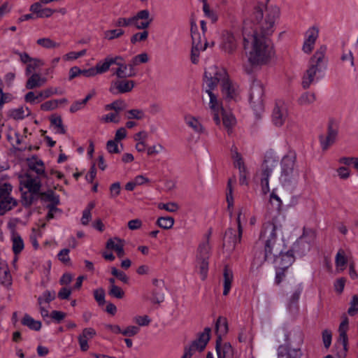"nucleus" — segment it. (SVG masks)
I'll return each mask as SVG.
<instances>
[{
  "label": "nucleus",
  "mask_w": 358,
  "mask_h": 358,
  "mask_svg": "<svg viewBox=\"0 0 358 358\" xmlns=\"http://www.w3.org/2000/svg\"><path fill=\"white\" fill-rule=\"evenodd\" d=\"M280 9L264 3L255 4L243 21V48L252 66L268 64L275 55L270 36L274 33Z\"/></svg>",
  "instance_id": "obj_1"
},
{
  "label": "nucleus",
  "mask_w": 358,
  "mask_h": 358,
  "mask_svg": "<svg viewBox=\"0 0 358 358\" xmlns=\"http://www.w3.org/2000/svg\"><path fill=\"white\" fill-rule=\"evenodd\" d=\"M276 230L277 226L273 222H267L263 224L259 241L254 248L253 264L257 268L267 261L275 264L276 268L287 269L294 262V248L282 253Z\"/></svg>",
  "instance_id": "obj_2"
},
{
  "label": "nucleus",
  "mask_w": 358,
  "mask_h": 358,
  "mask_svg": "<svg viewBox=\"0 0 358 358\" xmlns=\"http://www.w3.org/2000/svg\"><path fill=\"white\" fill-rule=\"evenodd\" d=\"M296 161V155L292 151L282 157L280 162L281 173L280 177L282 184H289L297 180L299 173Z\"/></svg>",
  "instance_id": "obj_3"
},
{
  "label": "nucleus",
  "mask_w": 358,
  "mask_h": 358,
  "mask_svg": "<svg viewBox=\"0 0 358 358\" xmlns=\"http://www.w3.org/2000/svg\"><path fill=\"white\" fill-rule=\"evenodd\" d=\"M191 34L192 40L191 61L196 64L199 62L201 52L206 49L208 43L206 38H202L201 34L197 31V27L194 21L191 22Z\"/></svg>",
  "instance_id": "obj_4"
},
{
  "label": "nucleus",
  "mask_w": 358,
  "mask_h": 358,
  "mask_svg": "<svg viewBox=\"0 0 358 358\" xmlns=\"http://www.w3.org/2000/svg\"><path fill=\"white\" fill-rule=\"evenodd\" d=\"M278 161L271 155H266L259 173L261 180L262 192L266 194L269 191L268 178L277 165Z\"/></svg>",
  "instance_id": "obj_5"
},
{
  "label": "nucleus",
  "mask_w": 358,
  "mask_h": 358,
  "mask_svg": "<svg viewBox=\"0 0 358 358\" xmlns=\"http://www.w3.org/2000/svg\"><path fill=\"white\" fill-rule=\"evenodd\" d=\"M227 73L224 69L211 65L205 71L203 81L206 87L214 89L218 83H222L224 80H227Z\"/></svg>",
  "instance_id": "obj_6"
},
{
  "label": "nucleus",
  "mask_w": 358,
  "mask_h": 358,
  "mask_svg": "<svg viewBox=\"0 0 358 358\" xmlns=\"http://www.w3.org/2000/svg\"><path fill=\"white\" fill-rule=\"evenodd\" d=\"M12 186L9 183L0 185V214L3 215L17 206V201L10 196Z\"/></svg>",
  "instance_id": "obj_7"
},
{
  "label": "nucleus",
  "mask_w": 358,
  "mask_h": 358,
  "mask_svg": "<svg viewBox=\"0 0 358 358\" xmlns=\"http://www.w3.org/2000/svg\"><path fill=\"white\" fill-rule=\"evenodd\" d=\"M316 238V231L310 228H303V234L294 245V250L296 252L303 254L310 249L311 244Z\"/></svg>",
  "instance_id": "obj_8"
},
{
  "label": "nucleus",
  "mask_w": 358,
  "mask_h": 358,
  "mask_svg": "<svg viewBox=\"0 0 358 358\" xmlns=\"http://www.w3.org/2000/svg\"><path fill=\"white\" fill-rule=\"evenodd\" d=\"M264 94V90L263 85L259 83H253L250 89V103L254 110L256 112H260L263 110Z\"/></svg>",
  "instance_id": "obj_9"
},
{
  "label": "nucleus",
  "mask_w": 358,
  "mask_h": 358,
  "mask_svg": "<svg viewBox=\"0 0 358 358\" xmlns=\"http://www.w3.org/2000/svg\"><path fill=\"white\" fill-rule=\"evenodd\" d=\"M41 178L39 176H34L31 173L27 172L20 176V185L31 193H39L41 187Z\"/></svg>",
  "instance_id": "obj_10"
},
{
  "label": "nucleus",
  "mask_w": 358,
  "mask_h": 358,
  "mask_svg": "<svg viewBox=\"0 0 358 358\" xmlns=\"http://www.w3.org/2000/svg\"><path fill=\"white\" fill-rule=\"evenodd\" d=\"M288 117L287 106L282 101L276 102L272 113V122L276 127H281Z\"/></svg>",
  "instance_id": "obj_11"
},
{
  "label": "nucleus",
  "mask_w": 358,
  "mask_h": 358,
  "mask_svg": "<svg viewBox=\"0 0 358 358\" xmlns=\"http://www.w3.org/2000/svg\"><path fill=\"white\" fill-rule=\"evenodd\" d=\"M131 19L134 20L131 22V25L137 29L145 30L152 22V18L150 17L148 10L138 11L134 16L131 17Z\"/></svg>",
  "instance_id": "obj_12"
},
{
  "label": "nucleus",
  "mask_w": 358,
  "mask_h": 358,
  "mask_svg": "<svg viewBox=\"0 0 358 358\" xmlns=\"http://www.w3.org/2000/svg\"><path fill=\"white\" fill-rule=\"evenodd\" d=\"M134 87V82L133 80H128L124 78H120L111 83L109 90L114 94H124L131 92Z\"/></svg>",
  "instance_id": "obj_13"
},
{
  "label": "nucleus",
  "mask_w": 358,
  "mask_h": 358,
  "mask_svg": "<svg viewBox=\"0 0 358 358\" xmlns=\"http://www.w3.org/2000/svg\"><path fill=\"white\" fill-rule=\"evenodd\" d=\"M213 90V89H210L209 87H206V92L208 93L209 98H210L209 106L213 113V120L217 124H220V119L219 114H220V112L222 110V109H224V108H222V105L218 101L217 96L213 93V92H212Z\"/></svg>",
  "instance_id": "obj_14"
},
{
  "label": "nucleus",
  "mask_w": 358,
  "mask_h": 358,
  "mask_svg": "<svg viewBox=\"0 0 358 358\" xmlns=\"http://www.w3.org/2000/svg\"><path fill=\"white\" fill-rule=\"evenodd\" d=\"M222 49L227 54H233L237 48V41L235 36L230 32L222 34Z\"/></svg>",
  "instance_id": "obj_15"
},
{
  "label": "nucleus",
  "mask_w": 358,
  "mask_h": 358,
  "mask_svg": "<svg viewBox=\"0 0 358 358\" xmlns=\"http://www.w3.org/2000/svg\"><path fill=\"white\" fill-rule=\"evenodd\" d=\"M241 239L238 238L236 236V231L234 229H229L226 232L224 237L223 247L227 252H231L238 243H240Z\"/></svg>",
  "instance_id": "obj_16"
},
{
  "label": "nucleus",
  "mask_w": 358,
  "mask_h": 358,
  "mask_svg": "<svg viewBox=\"0 0 358 358\" xmlns=\"http://www.w3.org/2000/svg\"><path fill=\"white\" fill-rule=\"evenodd\" d=\"M319 36V30L317 27H310L306 31L307 38L305 40L303 45V50L304 52L309 54L312 52L315 41Z\"/></svg>",
  "instance_id": "obj_17"
},
{
  "label": "nucleus",
  "mask_w": 358,
  "mask_h": 358,
  "mask_svg": "<svg viewBox=\"0 0 358 358\" xmlns=\"http://www.w3.org/2000/svg\"><path fill=\"white\" fill-rule=\"evenodd\" d=\"M124 247V241L117 237L109 238L106 243V248L108 250L115 251L120 258L125 255Z\"/></svg>",
  "instance_id": "obj_18"
},
{
  "label": "nucleus",
  "mask_w": 358,
  "mask_h": 358,
  "mask_svg": "<svg viewBox=\"0 0 358 358\" xmlns=\"http://www.w3.org/2000/svg\"><path fill=\"white\" fill-rule=\"evenodd\" d=\"M210 328L206 327L203 331L199 334V338L194 341L189 347L194 350L202 351L210 340Z\"/></svg>",
  "instance_id": "obj_19"
},
{
  "label": "nucleus",
  "mask_w": 358,
  "mask_h": 358,
  "mask_svg": "<svg viewBox=\"0 0 358 358\" xmlns=\"http://www.w3.org/2000/svg\"><path fill=\"white\" fill-rule=\"evenodd\" d=\"M220 337L216 340V352L217 358H232L234 356V350L229 343H221Z\"/></svg>",
  "instance_id": "obj_20"
},
{
  "label": "nucleus",
  "mask_w": 358,
  "mask_h": 358,
  "mask_svg": "<svg viewBox=\"0 0 358 358\" xmlns=\"http://www.w3.org/2000/svg\"><path fill=\"white\" fill-rule=\"evenodd\" d=\"M96 335V331L92 328H85L78 336V342L82 351H87L89 348L88 341Z\"/></svg>",
  "instance_id": "obj_21"
},
{
  "label": "nucleus",
  "mask_w": 358,
  "mask_h": 358,
  "mask_svg": "<svg viewBox=\"0 0 358 358\" xmlns=\"http://www.w3.org/2000/svg\"><path fill=\"white\" fill-rule=\"evenodd\" d=\"M211 232L209 231L206 235V239L201 243L198 247L196 259H208L210 257V245L209 239Z\"/></svg>",
  "instance_id": "obj_22"
},
{
  "label": "nucleus",
  "mask_w": 358,
  "mask_h": 358,
  "mask_svg": "<svg viewBox=\"0 0 358 358\" xmlns=\"http://www.w3.org/2000/svg\"><path fill=\"white\" fill-rule=\"evenodd\" d=\"M222 92L223 96L227 100L235 99L237 96V90L236 87L229 80L227 77V80H224L221 83Z\"/></svg>",
  "instance_id": "obj_23"
},
{
  "label": "nucleus",
  "mask_w": 358,
  "mask_h": 358,
  "mask_svg": "<svg viewBox=\"0 0 358 358\" xmlns=\"http://www.w3.org/2000/svg\"><path fill=\"white\" fill-rule=\"evenodd\" d=\"M319 71V68L315 64H311L306 71L302 80V87L303 89H308L310 85L314 82L317 72Z\"/></svg>",
  "instance_id": "obj_24"
},
{
  "label": "nucleus",
  "mask_w": 358,
  "mask_h": 358,
  "mask_svg": "<svg viewBox=\"0 0 358 358\" xmlns=\"http://www.w3.org/2000/svg\"><path fill=\"white\" fill-rule=\"evenodd\" d=\"M300 350L291 349L287 345H280L278 349V358H301Z\"/></svg>",
  "instance_id": "obj_25"
},
{
  "label": "nucleus",
  "mask_w": 358,
  "mask_h": 358,
  "mask_svg": "<svg viewBox=\"0 0 358 358\" xmlns=\"http://www.w3.org/2000/svg\"><path fill=\"white\" fill-rule=\"evenodd\" d=\"M222 117V123L224 128L227 129V133L231 134L232 132L233 127L236 124V120L234 115L231 113L222 109L220 112Z\"/></svg>",
  "instance_id": "obj_26"
},
{
  "label": "nucleus",
  "mask_w": 358,
  "mask_h": 358,
  "mask_svg": "<svg viewBox=\"0 0 358 358\" xmlns=\"http://www.w3.org/2000/svg\"><path fill=\"white\" fill-rule=\"evenodd\" d=\"M46 82L45 78L41 77L38 73H33L27 80L25 87L28 90H33L43 86Z\"/></svg>",
  "instance_id": "obj_27"
},
{
  "label": "nucleus",
  "mask_w": 358,
  "mask_h": 358,
  "mask_svg": "<svg viewBox=\"0 0 358 358\" xmlns=\"http://www.w3.org/2000/svg\"><path fill=\"white\" fill-rule=\"evenodd\" d=\"M117 60H123V59L120 56L115 57H106L103 63H98L94 67L96 71H97V74L106 72L112 64L117 63Z\"/></svg>",
  "instance_id": "obj_28"
},
{
  "label": "nucleus",
  "mask_w": 358,
  "mask_h": 358,
  "mask_svg": "<svg viewBox=\"0 0 358 358\" xmlns=\"http://www.w3.org/2000/svg\"><path fill=\"white\" fill-rule=\"evenodd\" d=\"M28 165L29 169L35 171L38 176L45 177V167L42 160L38 159L37 157H33L28 159Z\"/></svg>",
  "instance_id": "obj_29"
},
{
  "label": "nucleus",
  "mask_w": 358,
  "mask_h": 358,
  "mask_svg": "<svg viewBox=\"0 0 358 358\" xmlns=\"http://www.w3.org/2000/svg\"><path fill=\"white\" fill-rule=\"evenodd\" d=\"M29 10L35 14L38 17H50L55 12V10L50 8H42V6L37 3H33L30 6Z\"/></svg>",
  "instance_id": "obj_30"
},
{
  "label": "nucleus",
  "mask_w": 358,
  "mask_h": 358,
  "mask_svg": "<svg viewBox=\"0 0 358 358\" xmlns=\"http://www.w3.org/2000/svg\"><path fill=\"white\" fill-rule=\"evenodd\" d=\"M224 278V290L223 294L227 295L230 291L231 283L234 279V274L232 270L228 266H225L223 271Z\"/></svg>",
  "instance_id": "obj_31"
},
{
  "label": "nucleus",
  "mask_w": 358,
  "mask_h": 358,
  "mask_svg": "<svg viewBox=\"0 0 358 358\" xmlns=\"http://www.w3.org/2000/svg\"><path fill=\"white\" fill-rule=\"evenodd\" d=\"M8 117L15 120H20L24 119L31 115V110L28 108L20 107L17 108L11 109L8 111Z\"/></svg>",
  "instance_id": "obj_32"
},
{
  "label": "nucleus",
  "mask_w": 358,
  "mask_h": 358,
  "mask_svg": "<svg viewBox=\"0 0 358 358\" xmlns=\"http://www.w3.org/2000/svg\"><path fill=\"white\" fill-rule=\"evenodd\" d=\"M336 136L337 131L331 127H329L328 129V135L325 138L323 139L322 136L320 137L321 144L324 150H327L328 148L334 143Z\"/></svg>",
  "instance_id": "obj_33"
},
{
  "label": "nucleus",
  "mask_w": 358,
  "mask_h": 358,
  "mask_svg": "<svg viewBox=\"0 0 358 358\" xmlns=\"http://www.w3.org/2000/svg\"><path fill=\"white\" fill-rule=\"evenodd\" d=\"M215 330L217 334V338L225 335L228 331V322L227 320L223 317H219L216 321Z\"/></svg>",
  "instance_id": "obj_34"
},
{
  "label": "nucleus",
  "mask_w": 358,
  "mask_h": 358,
  "mask_svg": "<svg viewBox=\"0 0 358 358\" xmlns=\"http://www.w3.org/2000/svg\"><path fill=\"white\" fill-rule=\"evenodd\" d=\"M39 196L41 201L49 202L48 205H58L59 203V196L56 195L52 190L41 192L39 194Z\"/></svg>",
  "instance_id": "obj_35"
},
{
  "label": "nucleus",
  "mask_w": 358,
  "mask_h": 358,
  "mask_svg": "<svg viewBox=\"0 0 358 358\" xmlns=\"http://www.w3.org/2000/svg\"><path fill=\"white\" fill-rule=\"evenodd\" d=\"M186 124L191 127L195 132L202 134L205 129L200 122L193 116H187L185 118Z\"/></svg>",
  "instance_id": "obj_36"
},
{
  "label": "nucleus",
  "mask_w": 358,
  "mask_h": 358,
  "mask_svg": "<svg viewBox=\"0 0 358 358\" xmlns=\"http://www.w3.org/2000/svg\"><path fill=\"white\" fill-rule=\"evenodd\" d=\"M22 324L35 331H38L41 328V322L34 320L28 315L24 316L22 320Z\"/></svg>",
  "instance_id": "obj_37"
},
{
  "label": "nucleus",
  "mask_w": 358,
  "mask_h": 358,
  "mask_svg": "<svg viewBox=\"0 0 358 358\" xmlns=\"http://www.w3.org/2000/svg\"><path fill=\"white\" fill-rule=\"evenodd\" d=\"M127 107V103L122 99H117L113 103L108 104L105 106L106 110H113L117 113L120 114L121 111Z\"/></svg>",
  "instance_id": "obj_38"
},
{
  "label": "nucleus",
  "mask_w": 358,
  "mask_h": 358,
  "mask_svg": "<svg viewBox=\"0 0 358 358\" xmlns=\"http://www.w3.org/2000/svg\"><path fill=\"white\" fill-rule=\"evenodd\" d=\"M124 34V31L122 29H109L103 32V38L107 41H113L120 38Z\"/></svg>",
  "instance_id": "obj_39"
},
{
  "label": "nucleus",
  "mask_w": 358,
  "mask_h": 358,
  "mask_svg": "<svg viewBox=\"0 0 358 358\" xmlns=\"http://www.w3.org/2000/svg\"><path fill=\"white\" fill-rule=\"evenodd\" d=\"M123 60H117V63H115L118 66V68L115 70L114 74L119 78H125L127 77H132L135 75L134 73H131L129 75L126 74V70L127 65L122 63Z\"/></svg>",
  "instance_id": "obj_40"
},
{
  "label": "nucleus",
  "mask_w": 358,
  "mask_h": 358,
  "mask_svg": "<svg viewBox=\"0 0 358 358\" xmlns=\"http://www.w3.org/2000/svg\"><path fill=\"white\" fill-rule=\"evenodd\" d=\"M326 50L327 47L325 45L320 47V48L315 52L314 55L311 58L312 64H315L317 67H318L319 64L323 61L324 58Z\"/></svg>",
  "instance_id": "obj_41"
},
{
  "label": "nucleus",
  "mask_w": 358,
  "mask_h": 358,
  "mask_svg": "<svg viewBox=\"0 0 358 358\" xmlns=\"http://www.w3.org/2000/svg\"><path fill=\"white\" fill-rule=\"evenodd\" d=\"M36 43L44 48L53 49L59 47V43L55 42L50 38H41L36 41Z\"/></svg>",
  "instance_id": "obj_42"
},
{
  "label": "nucleus",
  "mask_w": 358,
  "mask_h": 358,
  "mask_svg": "<svg viewBox=\"0 0 358 358\" xmlns=\"http://www.w3.org/2000/svg\"><path fill=\"white\" fill-rule=\"evenodd\" d=\"M347 262L345 251L343 249H339L335 257V264L336 267L341 268V270L343 271Z\"/></svg>",
  "instance_id": "obj_43"
},
{
  "label": "nucleus",
  "mask_w": 358,
  "mask_h": 358,
  "mask_svg": "<svg viewBox=\"0 0 358 358\" xmlns=\"http://www.w3.org/2000/svg\"><path fill=\"white\" fill-rule=\"evenodd\" d=\"M157 224L164 229H170L174 224V219L169 216L160 217L157 220Z\"/></svg>",
  "instance_id": "obj_44"
},
{
  "label": "nucleus",
  "mask_w": 358,
  "mask_h": 358,
  "mask_svg": "<svg viewBox=\"0 0 358 358\" xmlns=\"http://www.w3.org/2000/svg\"><path fill=\"white\" fill-rule=\"evenodd\" d=\"M0 282L5 286H9L12 283L10 273L6 267H0Z\"/></svg>",
  "instance_id": "obj_45"
},
{
  "label": "nucleus",
  "mask_w": 358,
  "mask_h": 358,
  "mask_svg": "<svg viewBox=\"0 0 358 358\" xmlns=\"http://www.w3.org/2000/svg\"><path fill=\"white\" fill-rule=\"evenodd\" d=\"M315 99V93L305 92L299 97L298 102L301 106H308L314 103Z\"/></svg>",
  "instance_id": "obj_46"
},
{
  "label": "nucleus",
  "mask_w": 358,
  "mask_h": 358,
  "mask_svg": "<svg viewBox=\"0 0 358 358\" xmlns=\"http://www.w3.org/2000/svg\"><path fill=\"white\" fill-rule=\"evenodd\" d=\"M50 122L57 128L58 132L62 134L66 133V129L63 125L61 116L52 115L50 117Z\"/></svg>",
  "instance_id": "obj_47"
},
{
  "label": "nucleus",
  "mask_w": 358,
  "mask_h": 358,
  "mask_svg": "<svg viewBox=\"0 0 358 358\" xmlns=\"http://www.w3.org/2000/svg\"><path fill=\"white\" fill-rule=\"evenodd\" d=\"M44 62L42 59L38 58H33L31 61L28 64L26 69V73L29 74L34 71L36 69L39 68L44 65Z\"/></svg>",
  "instance_id": "obj_48"
},
{
  "label": "nucleus",
  "mask_w": 358,
  "mask_h": 358,
  "mask_svg": "<svg viewBox=\"0 0 358 358\" xmlns=\"http://www.w3.org/2000/svg\"><path fill=\"white\" fill-rule=\"evenodd\" d=\"M157 206L158 208L165 210L170 213H175L179 209V206L176 202H169L167 203H159Z\"/></svg>",
  "instance_id": "obj_49"
},
{
  "label": "nucleus",
  "mask_w": 358,
  "mask_h": 358,
  "mask_svg": "<svg viewBox=\"0 0 358 358\" xmlns=\"http://www.w3.org/2000/svg\"><path fill=\"white\" fill-rule=\"evenodd\" d=\"M24 248L22 239L19 236H14L13 238V250L15 254L20 252Z\"/></svg>",
  "instance_id": "obj_50"
},
{
  "label": "nucleus",
  "mask_w": 358,
  "mask_h": 358,
  "mask_svg": "<svg viewBox=\"0 0 358 358\" xmlns=\"http://www.w3.org/2000/svg\"><path fill=\"white\" fill-rule=\"evenodd\" d=\"M36 193H31L30 192H24L22 194V205L25 207L30 206L34 201V194H36Z\"/></svg>",
  "instance_id": "obj_51"
},
{
  "label": "nucleus",
  "mask_w": 358,
  "mask_h": 358,
  "mask_svg": "<svg viewBox=\"0 0 358 358\" xmlns=\"http://www.w3.org/2000/svg\"><path fill=\"white\" fill-rule=\"evenodd\" d=\"M197 262L200 269V274L202 280H205L207 277L208 270V259H197Z\"/></svg>",
  "instance_id": "obj_52"
},
{
  "label": "nucleus",
  "mask_w": 358,
  "mask_h": 358,
  "mask_svg": "<svg viewBox=\"0 0 358 358\" xmlns=\"http://www.w3.org/2000/svg\"><path fill=\"white\" fill-rule=\"evenodd\" d=\"M233 179L229 178L227 182V202L228 203V208H232L234 206V196H233V187L231 183Z\"/></svg>",
  "instance_id": "obj_53"
},
{
  "label": "nucleus",
  "mask_w": 358,
  "mask_h": 358,
  "mask_svg": "<svg viewBox=\"0 0 358 358\" xmlns=\"http://www.w3.org/2000/svg\"><path fill=\"white\" fill-rule=\"evenodd\" d=\"M148 37V31L146 30H144L142 32H138V33H136L135 34H134L131 37V43L132 44H135L137 42L145 41L147 40Z\"/></svg>",
  "instance_id": "obj_54"
},
{
  "label": "nucleus",
  "mask_w": 358,
  "mask_h": 358,
  "mask_svg": "<svg viewBox=\"0 0 358 358\" xmlns=\"http://www.w3.org/2000/svg\"><path fill=\"white\" fill-rule=\"evenodd\" d=\"M145 114L142 110L140 109H131L127 111V119L141 120L144 117Z\"/></svg>",
  "instance_id": "obj_55"
},
{
  "label": "nucleus",
  "mask_w": 358,
  "mask_h": 358,
  "mask_svg": "<svg viewBox=\"0 0 358 358\" xmlns=\"http://www.w3.org/2000/svg\"><path fill=\"white\" fill-rule=\"evenodd\" d=\"M108 294L117 299H122L124 296V291L118 286H110Z\"/></svg>",
  "instance_id": "obj_56"
},
{
  "label": "nucleus",
  "mask_w": 358,
  "mask_h": 358,
  "mask_svg": "<svg viewBox=\"0 0 358 358\" xmlns=\"http://www.w3.org/2000/svg\"><path fill=\"white\" fill-rule=\"evenodd\" d=\"M350 306L348 310L350 315H355L358 312V296L354 295L350 303Z\"/></svg>",
  "instance_id": "obj_57"
},
{
  "label": "nucleus",
  "mask_w": 358,
  "mask_h": 358,
  "mask_svg": "<svg viewBox=\"0 0 358 358\" xmlns=\"http://www.w3.org/2000/svg\"><path fill=\"white\" fill-rule=\"evenodd\" d=\"M120 116L119 114L116 112L111 113L109 114L106 115L105 116H103L101 117V121L103 122H114V123H118L120 122Z\"/></svg>",
  "instance_id": "obj_58"
},
{
  "label": "nucleus",
  "mask_w": 358,
  "mask_h": 358,
  "mask_svg": "<svg viewBox=\"0 0 358 358\" xmlns=\"http://www.w3.org/2000/svg\"><path fill=\"white\" fill-rule=\"evenodd\" d=\"M94 296L99 305L105 303V291L103 288L95 289L94 291Z\"/></svg>",
  "instance_id": "obj_59"
},
{
  "label": "nucleus",
  "mask_w": 358,
  "mask_h": 358,
  "mask_svg": "<svg viewBox=\"0 0 358 358\" xmlns=\"http://www.w3.org/2000/svg\"><path fill=\"white\" fill-rule=\"evenodd\" d=\"M111 273L124 283H128L129 278L124 272L119 271L115 267H113L111 268Z\"/></svg>",
  "instance_id": "obj_60"
},
{
  "label": "nucleus",
  "mask_w": 358,
  "mask_h": 358,
  "mask_svg": "<svg viewBox=\"0 0 358 358\" xmlns=\"http://www.w3.org/2000/svg\"><path fill=\"white\" fill-rule=\"evenodd\" d=\"M332 334L329 329L322 331V341L326 348H329L331 343Z\"/></svg>",
  "instance_id": "obj_61"
},
{
  "label": "nucleus",
  "mask_w": 358,
  "mask_h": 358,
  "mask_svg": "<svg viewBox=\"0 0 358 358\" xmlns=\"http://www.w3.org/2000/svg\"><path fill=\"white\" fill-rule=\"evenodd\" d=\"M8 141L13 145H18L21 143L20 135L16 132H11L7 135Z\"/></svg>",
  "instance_id": "obj_62"
},
{
  "label": "nucleus",
  "mask_w": 358,
  "mask_h": 358,
  "mask_svg": "<svg viewBox=\"0 0 358 358\" xmlns=\"http://www.w3.org/2000/svg\"><path fill=\"white\" fill-rule=\"evenodd\" d=\"M117 142L115 140H110L106 143V148L110 153H119L120 150L118 148Z\"/></svg>",
  "instance_id": "obj_63"
},
{
  "label": "nucleus",
  "mask_w": 358,
  "mask_h": 358,
  "mask_svg": "<svg viewBox=\"0 0 358 358\" xmlns=\"http://www.w3.org/2000/svg\"><path fill=\"white\" fill-rule=\"evenodd\" d=\"M139 331V328L136 326H128L124 330L122 331V334L125 336H134Z\"/></svg>",
  "instance_id": "obj_64"
}]
</instances>
